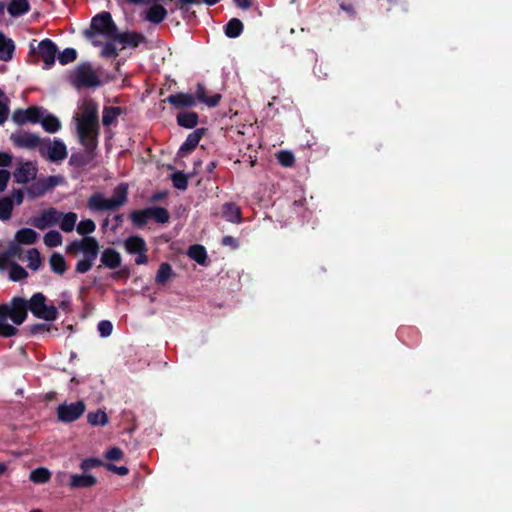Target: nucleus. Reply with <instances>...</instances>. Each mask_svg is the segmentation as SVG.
I'll use <instances>...</instances> for the list:
<instances>
[{
    "instance_id": "f257e3e1",
    "label": "nucleus",
    "mask_w": 512,
    "mask_h": 512,
    "mask_svg": "<svg viewBox=\"0 0 512 512\" xmlns=\"http://www.w3.org/2000/svg\"><path fill=\"white\" fill-rule=\"evenodd\" d=\"M96 229V225L93 220L85 219L81 220L77 225V232L85 236L81 240H74L70 242L66 247L68 254L83 253V258L80 259L75 265V271L80 274L87 273L94 265L99 254V243L96 238L88 236L93 233Z\"/></svg>"
},
{
    "instance_id": "f03ea898",
    "label": "nucleus",
    "mask_w": 512,
    "mask_h": 512,
    "mask_svg": "<svg viewBox=\"0 0 512 512\" xmlns=\"http://www.w3.org/2000/svg\"><path fill=\"white\" fill-rule=\"evenodd\" d=\"M29 305L25 298L16 296L9 303L0 304V321L8 318L15 324L21 325L28 316Z\"/></svg>"
},
{
    "instance_id": "7ed1b4c3",
    "label": "nucleus",
    "mask_w": 512,
    "mask_h": 512,
    "mask_svg": "<svg viewBox=\"0 0 512 512\" xmlns=\"http://www.w3.org/2000/svg\"><path fill=\"white\" fill-rule=\"evenodd\" d=\"M118 28L109 12H101L94 16L91 20L90 28L85 31V35L89 38L100 34L112 41Z\"/></svg>"
},
{
    "instance_id": "20e7f679",
    "label": "nucleus",
    "mask_w": 512,
    "mask_h": 512,
    "mask_svg": "<svg viewBox=\"0 0 512 512\" xmlns=\"http://www.w3.org/2000/svg\"><path fill=\"white\" fill-rule=\"evenodd\" d=\"M69 82L77 89L97 87L101 84L89 63L79 64L70 74Z\"/></svg>"
},
{
    "instance_id": "39448f33",
    "label": "nucleus",
    "mask_w": 512,
    "mask_h": 512,
    "mask_svg": "<svg viewBox=\"0 0 512 512\" xmlns=\"http://www.w3.org/2000/svg\"><path fill=\"white\" fill-rule=\"evenodd\" d=\"M47 298L41 293L37 292L32 295V297L27 300L29 305V311L39 319H43L45 321H54L58 317L57 307L55 305H47Z\"/></svg>"
},
{
    "instance_id": "423d86ee",
    "label": "nucleus",
    "mask_w": 512,
    "mask_h": 512,
    "mask_svg": "<svg viewBox=\"0 0 512 512\" xmlns=\"http://www.w3.org/2000/svg\"><path fill=\"white\" fill-rule=\"evenodd\" d=\"M130 218L136 227L142 228L151 218H153L157 223H167L170 219V214L164 207H148L133 211L130 214Z\"/></svg>"
},
{
    "instance_id": "0eeeda50",
    "label": "nucleus",
    "mask_w": 512,
    "mask_h": 512,
    "mask_svg": "<svg viewBox=\"0 0 512 512\" xmlns=\"http://www.w3.org/2000/svg\"><path fill=\"white\" fill-rule=\"evenodd\" d=\"M86 411V404L83 400L59 404L56 408L57 420L68 424L77 421Z\"/></svg>"
},
{
    "instance_id": "6e6552de",
    "label": "nucleus",
    "mask_w": 512,
    "mask_h": 512,
    "mask_svg": "<svg viewBox=\"0 0 512 512\" xmlns=\"http://www.w3.org/2000/svg\"><path fill=\"white\" fill-rule=\"evenodd\" d=\"M124 248L127 253L137 255L135 263L137 265H144L148 263V247L145 240L138 235L129 236L124 241Z\"/></svg>"
},
{
    "instance_id": "1a4fd4ad",
    "label": "nucleus",
    "mask_w": 512,
    "mask_h": 512,
    "mask_svg": "<svg viewBox=\"0 0 512 512\" xmlns=\"http://www.w3.org/2000/svg\"><path fill=\"white\" fill-rule=\"evenodd\" d=\"M76 131L81 145L90 151H96L100 125H76Z\"/></svg>"
},
{
    "instance_id": "9d476101",
    "label": "nucleus",
    "mask_w": 512,
    "mask_h": 512,
    "mask_svg": "<svg viewBox=\"0 0 512 512\" xmlns=\"http://www.w3.org/2000/svg\"><path fill=\"white\" fill-rule=\"evenodd\" d=\"M39 153L42 157H46L52 162H58L67 157V148L61 140H54L51 143L49 139H46L40 145Z\"/></svg>"
},
{
    "instance_id": "9b49d317",
    "label": "nucleus",
    "mask_w": 512,
    "mask_h": 512,
    "mask_svg": "<svg viewBox=\"0 0 512 512\" xmlns=\"http://www.w3.org/2000/svg\"><path fill=\"white\" fill-rule=\"evenodd\" d=\"M76 125H99L98 105L93 99H85L76 117Z\"/></svg>"
},
{
    "instance_id": "f8f14e48",
    "label": "nucleus",
    "mask_w": 512,
    "mask_h": 512,
    "mask_svg": "<svg viewBox=\"0 0 512 512\" xmlns=\"http://www.w3.org/2000/svg\"><path fill=\"white\" fill-rule=\"evenodd\" d=\"M44 109L39 106H30L27 109H16L12 114V120L17 125L22 126L26 123H39L43 116Z\"/></svg>"
},
{
    "instance_id": "ddd939ff",
    "label": "nucleus",
    "mask_w": 512,
    "mask_h": 512,
    "mask_svg": "<svg viewBox=\"0 0 512 512\" xmlns=\"http://www.w3.org/2000/svg\"><path fill=\"white\" fill-rule=\"evenodd\" d=\"M61 217V212L56 208L50 207L43 210L40 216L33 218L31 224L40 230H44L47 227L57 224Z\"/></svg>"
},
{
    "instance_id": "4468645a",
    "label": "nucleus",
    "mask_w": 512,
    "mask_h": 512,
    "mask_svg": "<svg viewBox=\"0 0 512 512\" xmlns=\"http://www.w3.org/2000/svg\"><path fill=\"white\" fill-rule=\"evenodd\" d=\"M37 171V167L33 162H20L19 166L13 172L14 181L17 184H26L36 178Z\"/></svg>"
},
{
    "instance_id": "2eb2a0df",
    "label": "nucleus",
    "mask_w": 512,
    "mask_h": 512,
    "mask_svg": "<svg viewBox=\"0 0 512 512\" xmlns=\"http://www.w3.org/2000/svg\"><path fill=\"white\" fill-rule=\"evenodd\" d=\"M112 41L122 44L123 49L127 48V47L136 48L140 44L146 42V37L142 33L136 32V31H133V32L126 31V32L120 33L117 30V32L115 33V37H113Z\"/></svg>"
},
{
    "instance_id": "dca6fc26",
    "label": "nucleus",
    "mask_w": 512,
    "mask_h": 512,
    "mask_svg": "<svg viewBox=\"0 0 512 512\" xmlns=\"http://www.w3.org/2000/svg\"><path fill=\"white\" fill-rule=\"evenodd\" d=\"M162 102L169 103L175 109H188L197 105L196 98L193 94L183 92L171 94L162 100Z\"/></svg>"
},
{
    "instance_id": "f3484780",
    "label": "nucleus",
    "mask_w": 512,
    "mask_h": 512,
    "mask_svg": "<svg viewBox=\"0 0 512 512\" xmlns=\"http://www.w3.org/2000/svg\"><path fill=\"white\" fill-rule=\"evenodd\" d=\"M57 46L51 39H44L38 44V54L45 64V68H51L55 63Z\"/></svg>"
},
{
    "instance_id": "a211bd4d",
    "label": "nucleus",
    "mask_w": 512,
    "mask_h": 512,
    "mask_svg": "<svg viewBox=\"0 0 512 512\" xmlns=\"http://www.w3.org/2000/svg\"><path fill=\"white\" fill-rule=\"evenodd\" d=\"M11 140L16 147L34 149L42 145L43 140L34 133L23 132L20 134H12Z\"/></svg>"
},
{
    "instance_id": "6ab92c4d",
    "label": "nucleus",
    "mask_w": 512,
    "mask_h": 512,
    "mask_svg": "<svg viewBox=\"0 0 512 512\" xmlns=\"http://www.w3.org/2000/svg\"><path fill=\"white\" fill-rule=\"evenodd\" d=\"M206 131V128H197L191 132L180 146L178 155L184 157L190 154L198 146Z\"/></svg>"
},
{
    "instance_id": "aec40b11",
    "label": "nucleus",
    "mask_w": 512,
    "mask_h": 512,
    "mask_svg": "<svg viewBox=\"0 0 512 512\" xmlns=\"http://www.w3.org/2000/svg\"><path fill=\"white\" fill-rule=\"evenodd\" d=\"M100 262L101 265L98 268L104 266L108 269L114 270L121 266L122 257L116 249L108 247L102 251Z\"/></svg>"
},
{
    "instance_id": "412c9836",
    "label": "nucleus",
    "mask_w": 512,
    "mask_h": 512,
    "mask_svg": "<svg viewBox=\"0 0 512 512\" xmlns=\"http://www.w3.org/2000/svg\"><path fill=\"white\" fill-rule=\"evenodd\" d=\"M194 96L196 98V102H201L211 108L216 107L222 99V95L219 93L207 96L206 88L202 83L197 84Z\"/></svg>"
},
{
    "instance_id": "4be33fe9",
    "label": "nucleus",
    "mask_w": 512,
    "mask_h": 512,
    "mask_svg": "<svg viewBox=\"0 0 512 512\" xmlns=\"http://www.w3.org/2000/svg\"><path fill=\"white\" fill-rule=\"evenodd\" d=\"M87 207L92 211H112L110 201L101 192H95L89 197Z\"/></svg>"
},
{
    "instance_id": "5701e85b",
    "label": "nucleus",
    "mask_w": 512,
    "mask_h": 512,
    "mask_svg": "<svg viewBox=\"0 0 512 512\" xmlns=\"http://www.w3.org/2000/svg\"><path fill=\"white\" fill-rule=\"evenodd\" d=\"M96 151L86 150L84 152L72 153L69 159V164L76 168H83L90 164L95 158Z\"/></svg>"
},
{
    "instance_id": "b1692460",
    "label": "nucleus",
    "mask_w": 512,
    "mask_h": 512,
    "mask_svg": "<svg viewBox=\"0 0 512 512\" xmlns=\"http://www.w3.org/2000/svg\"><path fill=\"white\" fill-rule=\"evenodd\" d=\"M128 185L125 183L119 184L113 191V196L108 198L112 211L123 206L127 202Z\"/></svg>"
},
{
    "instance_id": "393cba45",
    "label": "nucleus",
    "mask_w": 512,
    "mask_h": 512,
    "mask_svg": "<svg viewBox=\"0 0 512 512\" xmlns=\"http://www.w3.org/2000/svg\"><path fill=\"white\" fill-rule=\"evenodd\" d=\"M97 479L93 475L88 474H72L70 476V483L69 486L72 489H79V488H90L96 485Z\"/></svg>"
},
{
    "instance_id": "a878e982",
    "label": "nucleus",
    "mask_w": 512,
    "mask_h": 512,
    "mask_svg": "<svg viewBox=\"0 0 512 512\" xmlns=\"http://www.w3.org/2000/svg\"><path fill=\"white\" fill-rule=\"evenodd\" d=\"M222 215L228 222H232V223H241L242 222L241 208L233 202H226L223 204Z\"/></svg>"
},
{
    "instance_id": "bb28decb",
    "label": "nucleus",
    "mask_w": 512,
    "mask_h": 512,
    "mask_svg": "<svg viewBox=\"0 0 512 512\" xmlns=\"http://www.w3.org/2000/svg\"><path fill=\"white\" fill-rule=\"evenodd\" d=\"M124 108L119 106H104L102 112V124L106 127L115 125L117 118L124 113Z\"/></svg>"
},
{
    "instance_id": "cd10ccee",
    "label": "nucleus",
    "mask_w": 512,
    "mask_h": 512,
    "mask_svg": "<svg viewBox=\"0 0 512 512\" xmlns=\"http://www.w3.org/2000/svg\"><path fill=\"white\" fill-rule=\"evenodd\" d=\"M14 51V41L0 32V60L4 62L10 61L13 58Z\"/></svg>"
},
{
    "instance_id": "c85d7f7f",
    "label": "nucleus",
    "mask_w": 512,
    "mask_h": 512,
    "mask_svg": "<svg viewBox=\"0 0 512 512\" xmlns=\"http://www.w3.org/2000/svg\"><path fill=\"white\" fill-rule=\"evenodd\" d=\"M176 121L180 127L193 129L199 122V116L193 111L180 112L176 116Z\"/></svg>"
},
{
    "instance_id": "c756f323",
    "label": "nucleus",
    "mask_w": 512,
    "mask_h": 512,
    "mask_svg": "<svg viewBox=\"0 0 512 512\" xmlns=\"http://www.w3.org/2000/svg\"><path fill=\"white\" fill-rule=\"evenodd\" d=\"M175 276L176 274L174 273L172 266L168 262H163L160 264L157 270L155 283L159 286H163L168 282L169 279Z\"/></svg>"
},
{
    "instance_id": "7c9ffc66",
    "label": "nucleus",
    "mask_w": 512,
    "mask_h": 512,
    "mask_svg": "<svg viewBox=\"0 0 512 512\" xmlns=\"http://www.w3.org/2000/svg\"><path fill=\"white\" fill-rule=\"evenodd\" d=\"M166 16L167 10L164 6L159 4L152 5L146 12V19L153 24H159L163 22Z\"/></svg>"
},
{
    "instance_id": "2f4dec72",
    "label": "nucleus",
    "mask_w": 512,
    "mask_h": 512,
    "mask_svg": "<svg viewBox=\"0 0 512 512\" xmlns=\"http://www.w3.org/2000/svg\"><path fill=\"white\" fill-rule=\"evenodd\" d=\"M7 10L12 17H18L29 12L30 4L28 0H11Z\"/></svg>"
},
{
    "instance_id": "473e14b6",
    "label": "nucleus",
    "mask_w": 512,
    "mask_h": 512,
    "mask_svg": "<svg viewBox=\"0 0 512 512\" xmlns=\"http://www.w3.org/2000/svg\"><path fill=\"white\" fill-rule=\"evenodd\" d=\"M51 270L59 275H63L67 270V262L64 256L58 252L52 253L49 259Z\"/></svg>"
},
{
    "instance_id": "72a5a7b5",
    "label": "nucleus",
    "mask_w": 512,
    "mask_h": 512,
    "mask_svg": "<svg viewBox=\"0 0 512 512\" xmlns=\"http://www.w3.org/2000/svg\"><path fill=\"white\" fill-rule=\"evenodd\" d=\"M37 233L31 228H22L16 232L15 239L23 245L34 244L37 240Z\"/></svg>"
},
{
    "instance_id": "f704fd0d",
    "label": "nucleus",
    "mask_w": 512,
    "mask_h": 512,
    "mask_svg": "<svg viewBox=\"0 0 512 512\" xmlns=\"http://www.w3.org/2000/svg\"><path fill=\"white\" fill-rule=\"evenodd\" d=\"M243 23L238 18H232L224 26L225 35L229 38H236L243 32Z\"/></svg>"
},
{
    "instance_id": "c9c22d12",
    "label": "nucleus",
    "mask_w": 512,
    "mask_h": 512,
    "mask_svg": "<svg viewBox=\"0 0 512 512\" xmlns=\"http://www.w3.org/2000/svg\"><path fill=\"white\" fill-rule=\"evenodd\" d=\"M87 422L92 426H105L109 422V417L105 411L98 409L87 414Z\"/></svg>"
},
{
    "instance_id": "e433bc0d",
    "label": "nucleus",
    "mask_w": 512,
    "mask_h": 512,
    "mask_svg": "<svg viewBox=\"0 0 512 512\" xmlns=\"http://www.w3.org/2000/svg\"><path fill=\"white\" fill-rule=\"evenodd\" d=\"M188 256L201 265H204L207 260L206 249L199 244H194L189 247Z\"/></svg>"
},
{
    "instance_id": "4c0bfd02",
    "label": "nucleus",
    "mask_w": 512,
    "mask_h": 512,
    "mask_svg": "<svg viewBox=\"0 0 512 512\" xmlns=\"http://www.w3.org/2000/svg\"><path fill=\"white\" fill-rule=\"evenodd\" d=\"M78 216L74 212H68L66 214L62 213V217L60 219V228L62 231L69 233L72 232L75 228Z\"/></svg>"
},
{
    "instance_id": "58836bf2",
    "label": "nucleus",
    "mask_w": 512,
    "mask_h": 512,
    "mask_svg": "<svg viewBox=\"0 0 512 512\" xmlns=\"http://www.w3.org/2000/svg\"><path fill=\"white\" fill-rule=\"evenodd\" d=\"M39 123H41L43 129L49 133H55L61 128L60 121L52 114L45 117L42 116Z\"/></svg>"
},
{
    "instance_id": "ea45409f",
    "label": "nucleus",
    "mask_w": 512,
    "mask_h": 512,
    "mask_svg": "<svg viewBox=\"0 0 512 512\" xmlns=\"http://www.w3.org/2000/svg\"><path fill=\"white\" fill-rule=\"evenodd\" d=\"M30 480L37 484H43L50 480L51 473L47 468L39 467L30 472Z\"/></svg>"
},
{
    "instance_id": "a19ab883",
    "label": "nucleus",
    "mask_w": 512,
    "mask_h": 512,
    "mask_svg": "<svg viewBox=\"0 0 512 512\" xmlns=\"http://www.w3.org/2000/svg\"><path fill=\"white\" fill-rule=\"evenodd\" d=\"M13 200L9 197L0 199V219L5 221L11 218L13 212Z\"/></svg>"
},
{
    "instance_id": "79ce46f5",
    "label": "nucleus",
    "mask_w": 512,
    "mask_h": 512,
    "mask_svg": "<svg viewBox=\"0 0 512 512\" xmlns=\"http://www.w3.org/2000/svg\"><path fill=\"white\" fill-rule=\"evenodd\" d=\"M44 244L47 247L54 248L62 244L63 237L57 230H50L44 235Z\"/></svg>"
},
{
    "instance_id": "37998d69",
    "label": "nucleus",
    "mask_w": 512,
    "mask_h": 512,
    "mask_svg": "<svg viewBox=\"0 0 512 512\" xmlns=\"http://www.w3.org/2000/svg\"><path fill=\"white\" fill-rule=\"evenodd\" d=\"M28 277L27 271L19 264L13 262L10 265V271H9V278L14 281L18 282Z\"/></svg>"
},
{
    "instance_id": "c03bdc74",
    "label": "nucleus",
    "mask_w": 512,
    "mask_h": 512,
    "mask_svg": "<svg viewBox=\"0 0 512 512\" xmlns=\"http://www.w3.org/2000/svg\"><path fill=\"white\" fill-rule=\"evenodd\" d=\"M173 186L179 190H186L188 187V177L181 171H177L171 175Z\"/></svg>"
},
{
    "instance_id": "a18cd8bd",
    "label": "nucleus",
    "mask_w": 512,
    "mask_h": 512,
    "mask_svg": "<svg viewBox=\"0 0 512 512\" xmlns=\"http://www.w3.org/2000/svg\"><path fill=\"white\" fill-rule=\"evenodd\" d=\"M27 259H28V267L31 269V270H38L39 267L41 266L42 264V260H41V257H40V253L37 249L35 248H32L28 251L27 253Z\"/></svg>"
},
{
    "instance_id": "49530a36",
    "label": "nucleus",
    "mask_w": 512,
    "mask_h": 512,
    "mask_svg": "<svg viewBox=\"0 0 512 512\" xmlns=\"http://www.w3.org/2000/svg\"><path fill=\"white\" fill-rule=\"evenodd\" d=\"M77 59V51L74 48H66L59 55L58 60L61 65H67Z\"/></svg>"
},
{
    "instance_id": "de8ad7c7",
    "label": "nucleus",
    "mask_w": 512,
    "mask_h": 512,
    "mask_svg": "<svg viewBox=\"0 0 512 512\" xmlns=\"http://www.w3.org/2000/svg\"><path fill=\"white\" fill-rule=\"evenodd\" d=\"M27 193L29 197L31 198H37L43 196L46 191L44 189V185L42 184L41 180H37L33 182L28 188Z\"/></svg>"
},
{
    "instance_id": "09e8293b",
    "label": "nucleus",
    "mask_w": 512,
    "mask_h": 512,
    "mask_svg": "<svg viewBox=\"0 0 512 512\" xmlns=\"http://www.w3.org/2000/svg\"><path fill=\"white\" fill-rule=\"evenodd\" d=\"M277 160L284 167H292L295 162V157L292 152L283 150L278 152Z\"/></svg>"
},
{
    "instance_id": "8fccbe9b",
    "label": "nucleus",
    "mask_w": 512,
    "mask_h": 512,
    "mask_svg": "<svg viewBox=\"0 0 512 512\" xmlns=\"http://www.w3.org/2000/svg\"><path fill=\"white\" fill-rule=\"evenodd\" d=\"M102 465H103V461L101 459L96 458V457H89V458L84 459L81 462L80 468L84 472H87V471L92 470L94 468H98V467H100Z\"/></svg>"
},
{
    "instance_id": "3c124183",
    "label": "nucleus",
    "mask_w": 512,
    "mask_h": 512,
    "mask_svg": "<svg viewBox=\"0 0 512 512\" xmlns=\"http://www.w3.org/2000/svg\"><path fill=\"white\" fill-rule=\"evenodd\" d=\"M19 330L14 327L13 325H10L6 323V321H0V336L1 337H12L17 335Z\"/></svg>"
},
{
    "instance_id": "603ef678",
    "label": "nucleus",
    "mask_w": 512,
    "mask_h": 512,
    "mask_svg": "<svg viewBox=\"0 0 512 512\" xmlns=\"http://www.w3.org/2000/svg\"><path fill=\"white\" fill-rule=\"evenodd\" d=\"M31 335H37L44 332H50L52 325L45 323H35L27 327Z\"/></svg>"
},
{
    "instance_id": "864d4df0",
    "label": "nucleus",
    "mask_w": 512,
    "mask_h": 512,
    "mask_svg": "<svg viewBox=\"0 0 512 512\" xmlns=\"http://www.w3.org/2000/svg\"><path fill=\"white\" fill-rule=\"evenodd\" d=\"M98 331L101 337H109L113 330V325L108 320H102L98 323Z\"/></svg>"
},
{
    "instance_id": "5fc2aeb1",
    "label": "nucleus",
    "mask_w": 512,
    "mask_h": 512,
    "mask_svg": "<svg viewBox=\"0 0 512 512\" xmlns=\"http://www.w3.org/2000/svg\"><path fill=\"white\" fill-rule=\"evenodd\" d=\"M102 55L107 58H116L119 55L113 41L105 43L102 49Z\"/></svg>"
},
{
    "instance_id": "6e6d98bb",
    "label": "nucleus",
    "mask_w": 512,
    "mask_h": 512,
    "mask_svg": "<svg viewBox=\"0 0 512 512\" xmlns=\"http://www.w3.org/2000/svg\"><path fill=\"white\" fill-rule=\"evenodd\" d=\"M42 184L44 185L45 191H49L53 189L55 186H57L61 180L58 176H48L44 179H40Z\"/></svg>"
},
{
    "instance_id": "4d7b16f0",
    "label": "nucleus",
    "mask_w": 512,
    "mask_h": 512,
    "mask_svg": "<svg viewBox=\"0 0 512 512\" xmlns=\"http://www.w3.org/2000/svg\"><path fill=\"white\" fill-rule=\"evenodd\" d=\"M181 4L180 9H183L184 6L192 5V4H200L201 2H204L208 6H213L217 3H219L221 0H178Z\"/></svg>"
},
{
    "instance_id": "13d9d810",
    "label": "nucleus",
    "mask_w": 512,
    "mask_h": 512,
    "mask_svg": "<svg viewBox=\"0 0 512 512\" xmlns=\"http://www.w3.org/2000/svg\"><path fill=\"white\" fill-rule=\"evenodd\" d=\"M123 457V451L118 447H113L106 452V458L111 461H118Z\"/></svg>"
},
{
    "instance_id": "bf43d9fd",
    "label": "nucleus",
    "mask_w": 512,
    "mask_h": 512,
    "mask_svg": "<svg viewBox=\"0 0 512 512\" xmlns=\"http://www.w3.org/2000/svg\"><path fill=\"white\" fill-rule=\"evenodd\" d=\"M106 469L120 476H124L129 473V469L126 466H116L112 463L106 464Z\"/></svg>"
},
{
    "instance_id": "052dcab7",
    "label": "nucleus",
    "mask_w": 512,
    "mask_h": 512,
    "mask_svg": "<svg viewBox=\"0 0 512 512\" xmlns=\"http://www.w3.org/2000/svg\"><path fill=\"white\" fill-rule=\"evenodd\" d=\"M9 179L10 172L4 169L0 170V192H3L6 189Z\"/></svg>"
},
{
    "instance_id": "680f3d73",
    "label": "nucleus",
    "mask_w": 512,
    "mask_h": 512,
    "mask_svg": "<svg viewBox=\"0 0 512 512\" xmlns=\"http://www.w3.org/2000/svg\"><path fill=\"white\" fill-rule=\"evenodd\" d=\"M221 243H222V245L229 246L232 249H237L239 247V241L236 238H234L233 236H229V235L224 236L222 238Z\"/></svg>"
},
{
    "instance_id": "e2e57ef3",
    "label": "nucleus",
    "mask_w": 512,
    "mask_h": 512,
    "mask_svg": "<svg viewBox=\"0 0 512 512\" xmlns=\"http://www.w3.org/2000/svg\"><path fill=\"white\" fill-rule=\"evenodd\" d=\"M11 254L9 252L0 253V270L6 269L13 262L10 260Z\"/></svg>"
},
{
    "instance_id": "0e129e2a",
    "label": "nucleus",
    "mask_w": 512,
    "mask_h": 512,
    "mask_svg": "<svg viewBox=\"0 0 512 512\" xmlns=\"http://www.w3.org/2000/svg\"><path fill=\"white\" fill-rule=\"evenodd\" d=\"M12 162V155L6 152H0V167H7Z\"/></svg>"
},
{
    "instance_id": "69168bd1",
    "label": "nucleus",
    "mask_w": 512,
    "mask_h": 512,
    "mask_svg": "<svg viewBox=\"0 0 512 512\" xmlns=\"http://www.w3.org/2000/svg\"><path fill=\"white\" fill-rule=\"evenodd\" d=\"M9 108L6 104L0 102V125H2L8 118Z\"/></svg>"
},
{
    "instance_id": "338daca9",
    "label": "nucleus",
    "mask_w": 512,
    "mask_h": 512,
    "mask_svg": "<svg viewBox=\"0 0 512 512\" xmlns=\"http://www.w3.org/2000/svg\"><path fill=\"white\" fill-rule=\"evenodd\" d=\"M12 198H13V200L15 201V203H16L17 205L22 204V202H23V200H24V193H23V191H22V190H20V189H15V190H13V192H12Z\"/></svg>"
},
{
    "instance_id": "774afa93",
    "label": "nucleus",
    "mask_w": 512,
    "mask_h": 512,
    "mask_svg": "<svg viewBox=\"0 0 512 512\" xmlns=\"http://www.w3.org/2000/svg\"><path fill=\"white\" fill-rule=\"evenodd\" d=\"M113 219L115 221V224L111 227V230L113 232H116L117 229L122 225L124 216L123 214H116Z\"/></svg>"
}]
</instances>
